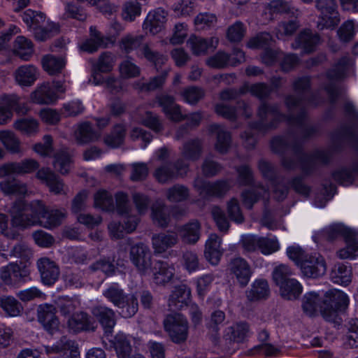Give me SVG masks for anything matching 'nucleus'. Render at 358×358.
<instances>
[{
    "instance_id": "obj_18",
    "label": "nucleus",
    "mask_w": 358,
    "mask_h": 358,
    "mask_svg": "<svg viewBox=\"0 0 358 358\" xmlns=\"http://www.w3.org/2000/svg\"><path fill=\"white\" fill-rule=\"evenodd\" d=\"M156 99L168 118L174 122L183 120L185 116L182 114L180 106L176 103L173 96L161 94L157 96Z\"/></svg>"
},
{
    "instance_id": "obj_10",
    "label": "nucleus",
    "mask_w": 358,
    "mask_h": 358,
    "mask_svg": "<svg viewBox=\"0 0 358 358\" xmlns=\"http://www.w3.org/2000/svg\"><path fill=\"white\" fill-rule=\"evenodd\" d=\"M39 167L34 159H24L20 162H9L0 166V178L10 175L23 176L33 173Z\"/></svg>"
},
{
    "instance_id": "obj_45",
    "label": "nucleus",
    "mask_w": 358,
    "mask_h": 358,
    "mask_svg": "<svg viewBox=\"0 0 358 358\" xmlns=\"http://www.w3.org/2000/svg\"><path fill=\"white\" fill-rule=\"evenodd\" d=\"M0 141L10 153L21 152L20 141L12 131H0Z\"/></svg>"
},
{
    "instance_id": "obj_1",
    "label": "nucleus",
    "mask_w": 358,
    "mask_h": 358,
    "mask_svg": "<svg viewBox=\"0 0 358 358\" xmlns=\"http://www.w3.org/2000/svg\"><path fill=\"white\" fill-rule=\"evenodd\" d=\"M317 103L313 101L307 102L302 99L288 96L285 99V105L289 113L288 116L280 114L277 106H268L266 103H262L258 110L259 122L252 125L248 131L241 135L245 146L248 148H253L256 143L257 132L264 131L267 129L274 127L276 121H287L290 124L303 126L305 124L306 106Z\"/></svg>"
},
{
    "instance_id": "obj_7",
    "label": "nucleus",
    "mask_w": 358,
    "mask_h": 358,
    "mask_svg": "<svg viewBox=\"0 0 358 358\" xmlns=\"http://www.w3.org/2000/svg\"><path fill=\"white\" fill-rule=\"evenodd\" d=\"M189 164L179 159L175 164L164 163L156 168L154 177L160 183H166L178 177H182L188 171Z\"/></svg>"
},
{
    "instance_id": "obj_42",
    "label": "nucleus",
    "mask_w": 358,
    "mask_h": 358,
    "mask_svg": "<svg viewBox=\"0 0 358 358\" xmlns=\"http://www.w3.org/2000/svg\"><path fill=\"white\" fill-rule=\"evenodd\" d=\"M345 247L337 251V256L341 259H355L358 257V238L352 231L345 238Z\"/></svg>"
},
{
    "instance_id": "obj_21",
    "label": "nucleus",
    "mask_w": 358,
    "mask_h": 358,
    "mask_svg": "<svg viewBox=\"0 0 358 358\" xmlns=\"http://www.w3.org/2000/svg\"><path fill=\"white\" fill-rule=\"evenodd\" d=\"M175 274V267L167 262L158 260L152 269V279L155 284L164 285L169 283Z\"/></svg>"
},
{
    "instance_id": "obj_5",
    "label": "nucleus",
    "mask_w": 358,
    "mask_h": 358,
    "mask_svg": "<svg viewBox=\"0 0 358 358\" xmlns=\"http://www.w3.org/2000/svg\"><path fill=\"white\" fill-rule=\"evenodd\" d=\"M310 3L313 0H301ZM316 7L320 12L317 28L319 29H334L340 22L339 13L336 0H317Z\"/></svg>"
},
{
    "instance_id": "obj_60",
    "label": "nucleus",
    "mask_w": 358,
    "mask_h": 358,
    "mask_svg": "<svg viewBox=\"0 0 358 358\" xmlns=\"http://www.w3.org/2000/svg\"><path fill=\"white\" fill-rule=\"evenodd\" d=\"M59 31V25L54 22H48L45 27L41 26L33 30L34 38L38 41H45L52 38L58 34Z\"/></svg>"
},
{
    "instance_id": "obj_34",
    "label": "nucleus",
    "mask_w": 358,
    "mask_h": 358,
    "mask_svg": "<svg viewBox=\"0 0 358 358\" xmlns=\"http://www.w3.org/2000/svg\"><path fill=\"white\" fill-rule=\"evenodd\" d=\"M73 164V156L67 148H62L55 153L52 165L55 169L61 174H68Z\"/></svg>"
},
{
    "instance_id": "obj_16",
    "label": "nucleus",
    "mask_w": 358,
    "mask_h": 358,
    "mask_svg": "<svg viewBox=\"0 0 358 358\" xmlns=\"http://www.w3.org/2000/svg\"><path fill=\"white\" fill-rule=\"evenodd\" d=\"M40 75L38 69L33 64H24L15 69L13 77L15 83L22 87L32 86Z\"/></svg>"
},
{
    "instance_id": "obj_22",
    "label": "nucleus",
    "mask_w": 358,
    "mask_h": 358,
    "mask_svg": "<svg viewBox=\"0 0 358 358\" xmlns=\"http://www.w3.org/2000/svg\"><path fill=\"white\" fill-rule=\"evenodd\" d=\"M139 219L136 216H127L124 219V224L113 221L108 224V231L113 238L119 239L124 233H132L136 229Z\"/></svg>"
},
{
    "instance_id": "obj_50",
    "label": "nucleus",
    "mask_w": 358,
    "mask_h": 358,
    "mask_svg": "<svg viewBox=\"0 0 358 358\" xmlns=\"http://www.w3.org/2000/svg\"><path fill=\"white\" fill-rule=\"evenodd\" d=\"M120 303V306H117V307L120 308V314L123 317H131L138 311V299L134 294H127L125 298Z\"/></svg>"
},
{
    "instance_id": "obj_8",
    "label": "nucleus",
    "mask_w": 358,
    "mask_h": 358,
    "mask_svg": "<svg viewBox=\"0 0 358 358\" xmlns=\"http://www.w3.org/2000/svg\"><path fill=\"white\" fill-rule=\"evenodd\" d=\"M273 43L272 36L269 33H262L251 38L247 43L249 48H264L265 50L262 55V61L266 65H271L275 63L282 55V52L278 50L268 49Z\"/></svg>"
},
{
    "instance_id": "obj_33",
    "label": "nucleus",
    "mask_w": 358,
    "mask_h": 358,
    "mask_svg": "<svg viewBox=\"0 0 358 358\" xmlns=\"http://www.w3.org/2000/svg\"><path fill=\"white\" fill-rule=\"evenodd\" d=\"M90 36L80 46L83 51L92 53L100 48L107 47L108 39L103 36L95 27L90 28Z\"/></svg>"
},
{
    "instance_id": "obj_4",
    "label": "nucleus",
    "mask_w": 358,
    "mask_h": 358,
    "mask_svg": "<svg viewBox=\"0 0 358 358\" xmlns=\"http://www.w3.org/2000/svg\"><path fill=\"white\" fill-rule=\"evenodd\" d=\"M348 303L349 299L345 293L338 289L330 290L322 299L321 314L327 321H335L338 313L344 310Z\"/></svg>"
},
{
    "instance_id": "obj_49",
    "label": "nucleus",
    "mask_w": 358,
    "mask_h": 358,
    "mask_svg": "<svg viewBox=\"0 0 358 358\" xmlns=\"http://www.w3.org/2000/svg\"><path fill=\"white\" fill-rule=\"evenodd\" d=\"M322 300L315 292H309L304 295L302 307L303 311L308 315H313L317 310L321 312Z\"/></svg>"
},
{
    "instance_id": "obj_57",
    "label": "nucleus",
    "mask_w": 358,
    "mask_h": 358,
    "mask_svg": "<svg viewBox=\"0 0 358 358\" xmlns=\"http://www.w3.org/2000/svg\"><path fill=\"white\" fill-rule=\"evenodd\" d=\"M22 18L23 22L34 30L45 22V15L40 11L28 9L23 13Z\"/></svg>"
},
{
    "instance_id": "obj_38",
    "label": "nucleus",
    "mask_w": 358,
    "mask_h": 358,
    "mask_svg": "<svg viewBox=\"0 0 358 358\" xmlns=\"http://www.w3.org/2000/svg\"><path fill=\"white\" fill-rule=\"evenodd\" d=\"M13 52L24 61L29 60L34 53L31 41L23 36H17L14 41Z\"/></svg>"
},
{
    "instance_id": "obj_19",
    "label": "nucleus",
    "mask_w": 358,
    "mask_h": 358,
    "mask_svg": "<svg viewBox=\"0 0 358 358\" xmlns=\"http://www.w3.org/2000/svg\"><path fill=\"white\" fill-rule=\"evenodd\" d=\"M55 313L56 309L52 305L45 303L40 305L38 308V321L50 333H53L59 328V322Z\"/></svg>"
},
{
    "instance_id": "obj_17",
    "label": "nucleus",
    "mask_w": 358,
    "mask_h": 358,
    "mask_svg": "<svg viewBox=\"0 0 358 358\" xmlns=\"http://www.w3.org/2000/svg\"><path fill=\"white\" fill-rule=\"evenodd\" d=\"M227 180H220L210 183L203 179L197 178L194 181V187L200 194L204 196H220L226 193L230 188Z\"/></svg>"
},
{
    "instance_id": "obj_51",
    "label": "nucleus",
    "mask_w": 358,
    "mask_h": 358,
    "mask_svg": "<svg viewBox=\"0 0 358 358\" xmlns=\"http://www.w3.org/2000/svg\"><path fill=\"white\" fill-rule=\"evenodd\" d=\"M355 174H358V162L352 169L341 168L333 173V178L338 183L348 186L352 183Z\"/></svg>"
},
{
    "instance_id": "obj_41",
    "label": "nucleus",
    "mask_w": 358,
    "mask_h": 358,
    "mask_svg": "<svg viewBox=\"0 0 358 358\" xmlns=\"http://www.w3.org/2000/svg\"><path fill=\"white\" fill-rule=\"evenodd\" d=\"M210 131L217 134L215 148L220 153H225L231 145V135L224 128L218 124L210 126Z\"/></svg>"
},
{
    "instance_id": "obj_43",
    "label": "nucleus",
    "mask_w": 358,
    "mask_h": 358,
    "mask_svg": "<svg viewBox=\"0 0 358 358\" xmlns=\"http://www.w3.org/2000/svg\"><path fill=\"white\" fill-rule=\"evenodd\" d=\"M270 294L268 282L266 280H255L250 289L247 292V297L250 301L266 299Z\"/></svg>"
},
{
    "instance_id": "obj_40",
    "label": "nucleus",
    "mask_w": 358,
    "mask_h": 358,
    "mask_svg": "<svg viewBox=\"0 0 358 358\" xmlns=\"http://www.w3.org/2000/svg\"><path fill=\"white\" fill-rule=\"evenodd\" d=\"M280 296L287 300L297 299L302 292L303 287L300 282L294 278L278 285Z\"/></svg>"
},
{
    "instance_id": "obj_37",
    "label": "nucleus",
    "mask_w": 358,
    "mask_h": 358,
    "mask_svg": "<svg viewBox=\"0 0 358 358\" xmlns=\"http://www.w3.org/2000/svg\"><path fill=\"white\" fill-rule=\"evenodd\" d=\"M31 96L34 102L39 104H50L57 99L56 93L48 83L38 86Z\"/></svg>"
},
{
    "instance_id": "obj_31",
    "label": "nucleus",
    "mask_w": 358,
    "mask_h": 358,
    "mask_svg": "<svg viewBox=\"0 0 358 358\" xmlns=\"http://www.w3.org/2000/svg\"><path fill=\"white\" fill-rule=\"evenodd\" d=\"M191 295L190 289L185 285L174 288L169 299V306L172 310H179L187 305Z\"/></svg>"
},
{
    "instance_id": "obj_36",
    "label": "nucleus",
    "mask_w": 358,
    "mask_h": 358,
    "mask_svg": "<svg viewBox=\"0 0 358 358\" xmlns=\"http://www.w3.org/2000/svg\"><path fill=\"white\" fill-rule=\"evenodd\" d=\"M320 42V36L317 34H313L310 30L301 32L292 44L294 49L302 48L304 52H311L315 46Z\"/></svg>"
},
{
    "instance_id": "obj_62",
    "label": "nucleus",
    "mask_w": 358,
    "mask_h": 358,
    "mask_svg": "<svg viewBox=\"0 0 358 358\" xmlns=\"http://www.w3.org/2000/svg\"><path fill=\"white\" fill-rule=\"evenodd\" d=\"M114 348L119 358H129L131 347L128 338L124 334H117L115 338Z\"/></svg>"
},
{
    "instance_id": "obj_24",
    "label": "nucleus",
    "mask_w": 358,
    "mask_h": 358,
    "mask_svg": "<svg viewBox=\"0 0 358 358\" xmlns=\"http://www.w3.org/2000/svg\"><path fill=\"white\" fill-rule=\"evenodd\" d=\"M28 275V271L15 263L3 266L0 269V280L4 285H12ZM1 284L0 283V287Z\"/></svg>"
},
{
    "instance_id": "obj_61",
    "label": "nucleus",
    "mask_w": 358,
    "mask_h": 358,
    "mask_svg": "<svg viewBox=\"0 0 358 358\" xmlns=\"http://www.w3.org/2000/svg\"><path fill=\"white\" fill-rule=\"evenodd\" d=\"M94 207L103 210H113L114 209L113 199L109 192L106 190L98 191L94 196Z\"/></svg>"
},
{
    "instance_id": "obj_55",
    "label": "nucleus",
    "mask_w": 358,
    "mask_h": 358,
    "mask_svg": "<svg viewBox=\"0 0 358 358\" xmlns=\"http://www.w3.org/2000/svg\"><path fill=\"white\" fill-rule=\"evenodd\" d=\"M42 66L50 75H55L61 71L65 66L63 59L57 58L53 55H48L42 59Z\"/></svg>"
},
{
    "instance_id": "obj_6",
    "label": "nucleus",
    "mask_w": 358,
    "mask_h": 358,
    "mask_svg": "<svg viewBox=\"0 0 358 358\" xmlns=\"http://www.w3.org/2000/svg\"><path fill=\"white\" fill-rule=\"evenodd\" d=\"M152 252L149 247L142 243L132 245L129 258L138 272L143 275L150 273L152 268Z\"/></svg>"
},
{
    "instance_id": "obj_53",
    "label": "nucleus",
    "mask_w": 358,
    "mask_h": 358,
    "mask_svg": "<svg viewBox=\"0 0 358 358\" xmlns=\"http://www.w3.org/2000/svg\"><path fill=\"white\" fill-rule=\"evenodd\" d=\"M180 95L183 101L190 105L196 104L205 96V91L197 86H190L184 88Z\"/></svg>"
},
{
    "instance_id": "obj_26",
    "label": "nucleus",
    "mask_w": 358,
    "mask_h": 358,
    "mask_svg": "<svg viewBox=\"0 0 358 358\" xmlns=\"http://www.w3.org/2000/svg\"><path fill=\"white\" fill-rule=\"evenodd\" d=\"M178 241L176 234L164 232L154 234L152 237V245L155 254H162L175 246Z\"/></svg>"
},
{
    "instance_id": "obj_12",
    "label": "nucleus",
    "mask_w": 358,
    "mask_h": 358,
    "mask_svg": "<svg viewBox=\"0 0 358 358\" xmlns=\"http://www.w3.org/2000/svg\"><path fill=\"white\" fill-rule=\"evenodd\" d=\"M36 177L48 187L50 192L55 194H66L67 187L63 180L49 168L38 170Z\"/></svg>"
},
{
    "instance_id": "obj_30",
    "label": "nucleus",
    "mask_w": 358,
    "mask_h": 358,
    "mask_svg": "<svg viewBox=\"0 0 358 358\" xmlns=\"http://www.w3.org/2000/svg\"><path fill=\"white\" fill-rule=\"evenodd\" d=\"M177 231L182 242L195 244L200 238L201 224L197 220H192L179 227Z\"/></svg>"
},
{
    "instance_id": "obj_25",
    "label": "nucleus",
    "mask_w": 358,
    "mask_h": 358,
    "mask_svg": "<svg viewBox=\"0 0 358 358\" xmlns=\"http://www.w3.org/2000/svg\"><path fill=\"white\" fill-rule=\"evenodd\" d=\"M92 314L101 324L105 334H112L116 324L115 312L106 306H99L93 308Z\"/></svg>"
},
{
    "instance_id": "obj_32",
    "label": "nucleus",
    "mask_w": 358,
    "mask_h": 358,
    "mask_svg": "<svg viewBox=\"0 0 358 358\" xmlns=\"http://www.w3.org/2000/svg\"><path fill=\"white\" fill-rule=\"evenodd\" d=\"M1 191L7 196L16 195L25 197L29 194L27 183L17 179H6L0 182Z\"/></svg>"
},
{
    "instance_id": "obj_35",
    "label": "nucleus",
    "mask_w": 358,
    "mask_h": 358,
    "mask_svg": "<svg viewBox=\"0 0 358 358\" xmlns=\"http://www.w3.org/2000/svg\"><path fill=\"white\" fill-rule=\"evenodd\" d=\"M151 217L155 224L166 227L170 222L169 209L162 201H156L151 207Z\"/></svg>"
},
{
    "instance_id": "obj_58",
    "label": "nucleus",
    "mask_w": 358,
    "mask_h": 358,
    "mask_svg": "<svg viewBox=\"0 0 358 358\" xmlns=\"http://www.w3.org/2000/svg\"><path fill=\"white\" fill-rule=\"evenodd\" d=\"M189 193L187 187L182 185H175L166 191V199L170 202H181L189 197Z\"/></svg>"
},
{
    "instance_id": "obj_63",
    "label": "nucleus",
    "mask_w": 358,
    "mask_h": 358,
    "mask_svg": "<svg viewBox=\"0 0 358 358\" xmlns=\"http://www.w3.org/2000/svg\"><path fill=\"white\" fill-rule=\"evenodd\" d=\"M13 127L22 133L31 135L38 132V122L33 118H20L14 122Z\"/></svg>"
},
{
    "instance_id": "obj_29",
    "label": "nucleus",
    "mask_w": 358,
    "mask_h": 358,
    "mask_svg": "<svg viewBox=\"0 0 358 358\" xmlns=\"http://www.w3.org/2000/svg\"><path fill=\"white\" fill-rule=\"evenodd\" d=\"M331 155L329 150H316L311 155H303L300 157L299 166L305 173H308L316 163L327 162Z\"/></svg>"
},
{
    "instance_id": "obj_46",
    "label": "nucleus",
    "mask_w": 358,
    "mask_h": 358,
    "mask_svg": "<svg viewBox=\"0 0 358 358\" xmlns=\"http://www.w3.org/2000/svg\"><path fill=\"white\" fill-rule=\"evenodd\" d=\"M228 334H230V339L234 342H243L245 339L250 336L252 331L249 324L245 322H239L234 324L228 329Z\"/></svg>"
},
{
    "instance_id": "obj_28",
    "label": "nucleus",
    "mask_w": 358,
    "mask_h": 358,
    "mask_svg": "<svg viewBox=\"0 0 358 358\" xmlns=\"http://www.w3.org/2000/svg\"><path fill=\"white\" fill-rule=\"evenodd\" d=\"M230 270L242 286H245L252 275L250 266L241 257L234 259L230 263Z\"/></svg>"
},
{
    "instance_id": "obj_23",
    "label": "nucleus",
    "mask_w": 358,
    "mask_h": 358,
    "mask_svg": "<svg viewBox=\"0 0 358 358\" xmlns=\"http://www.w3.org/2000/svg\"><path fill=\"white\" fill-rule=\"evenodd\" d=\"M20 97L16 94L4 95L0 99V124H8L13 117V109L20 112L17 104Z\"/></svg>"
},
{
    "instance_id": "obj_3",
    "label": "nucleus",
    "mask_w": 358,
    "mask_h": 358,
    "mask_svg": "<svg viewBox=\"0 0 358 358\" xmlns=\"http://www.w3.org/2000/svg\"><path fill=\"white\" fill-rule=\"evenodd\" d=\"M143 35L126 34L120 41V49L126 53L138 50V55L143 57L156 67L161 66L166 61V57L151 49L148 43H143Z\"/></svg>"
},
{
    "instance_id": "obj_13",
    "label": "nucleus",
    "mask_w": 358,
    "mask_h": 358,
    "mask_svg": "<svg viewBox=\"0 0 358 358\" xmlns=\"http://www.w3.org/2000/svg\"><path fill=\"white\" fill-rule=\"evenodd\" d=\"M36 265L43 284L52 285L58 280L60 271L53 260L48 257H41L38 259Z\"/></svg>"
},
{
    "instance_id": "obj_14",
    "label": "nucleus",
    "mask_w": 358,
    "mask_h": 358,
    "mask_svg": "<svg viewBox=\"0 0 358 358\" xmlns=\"http://www.w3.org/2000/svg\"><path fill=\"white\" fill-rule=\"evenodd\" d=\"M45 350L48 355L58 354L61 358H78L80 357L78 345L74 341L66 337H62L52 346H45Z\"/></svg>"
},
{
    "instance_id": "obj_47",
    "label": "nucleus",
    "mask_w": 358,
    "mask_h": 358,
    "mask_svg": "<svg viewBox=\"0 0 358 358\" xmlns=\"http://www.w3.org/2000/svg\"><path fill=\"white\" fill-rule=\"evenodd\" d=\"M271 91L272 89L271 87L262 83L252 85L246 83L239 89L241 94L250 93L252 95L261 99L267 97Z\"/></svg>"
},
{
    "instance_id": "obj_11",
    "label": "nucleus",
    "mask_w": 358,
    "mask_h": 358,
    "mask_svg": "<svg viewBox=\"0 0 358 358\" xmlns=\"http://www.w3.org/2000/svg\"><path fill=\"white\" fill-rule=\"evenodd\" d=\"M300 268L305 276L313 278L322 276L327 271L325 261L318 253L306 255Z\"/></svg>"
},
{
    "instance_id": "obj_54",
    "label": "nucleus",
    "mask_w": 358,
    "mask_h": 358,
    "mask_svg": "<svg viewBox=\"0 0 358 358\" xmlns=\"http://www.w3.org/2000/svg\"><path fill=\"white\" fill-rule=\"evenodd\" d=\"M352 230L343 224L337 223L329 225L323 231L324 236L329 241H334L340 236L345 238L348 235L352 234Z\"/></svg>"
},
{
    "instance_id": "obj_64",
    "label": "nucleus",
    "mask_w": 358,
    "mask_h": 358,
    "mask_svg": "<svg viewBox=\"0 0 358 358\" xmlns=\"http://www.w3.org/2000/svg\"><path fill=\"white\" fill-rule=\"evenodd\" d=\"M125 133V126L122 124H117L114 127L111 134L105 138L104 141L110 147H118L123 143Z\"/></svg>"
},
{
    "instance_id": "obj_48",
    "label": "nucleus",
    "mask_w": 358,
    "mask_h": 358,
    "mask_svg": "<svg viewBox=\"0 0 358 358\" xmlns=\"http://www.w3.org/2000/svg\"><path fill=\"white\" fill-rule=\"evenodd\" d=\"M351 268L343 264H338L333 269L331 278L334 283L346 286L351 282Z\"/></svg>"
},
{
    "instance_id": "obj_39",
    "label": "nucleus",
    "mask_w": 358,
    "mask_h": 358,
    "mask_svg": "<svg viewBox=\"0 0 358 358\" xmlns=\"http://www.w3.org/2000/svg\"><path fill=\"white\" fill-rule=\"evenodd\" d=\"M68 326L73 332L94 329V322L85 313L74 314L68 320Z\"/></svg>"
},
{
    "instance_id": "obj_9",
    "label": "nucleus",
    "mask_w": 358,
    "mask_h": 358,
    "mask_svg": "<svg viewBox=\"0 0 358 358\" xmlns=\"http://www.w3.org/2000/svg\"><path fill=\"white\" fill-rule=\"evenodd\" d=\"M164 328L175 343L183 342L187 338V321L180 314L169 315L164 321Z\"/></svg>"
},
{
    "instance_id": "obj_56",
    "label": "nucleus",
    "mask_w": 358,
    "mask_h": 358,
    "mask_svg": "<svg viewBox=\"0 0 358 358\" xmlns=\"http://www.w3.org/2000/svg\"><path fill=\"white\" fill-rule=\"evenodd\" d=\"M0 307L11 317L19 315L22 310L21 304L11 296H0Z\"/></svg>"
},
{
    "instance_id": "obj_27",
    "label": "nucleus",
    "mask_w": 358,
    "mask_h": 358,
    "mask_svg": "<svg viewBox=\"0 0 358 358\" xmlns=\"http://www.w3.org/2000/svg\"><path fill=\"white\" fill-rule=\"evenodd\" d=\"M218 42V38L215 37L203 38L192 36L188 39L187 44L194 55H200L207 53L208 50L215 49Z\"/></svg>"
},
{
    "instance_id": "obj_20",
    "label": "nucleus",
    "mask_w": 358,
    "mask_h": 358,
    "mask_svg": "<svg viewBox=\"0 0 358 358\" xmlns=\"http://www.w3.org/2000/svg\"><path fill=\"white\" fill-rule=\"evenodd\" d=\"M222 238L215 234H210L206 241L204 256L212 264L217 265L223 255L221 248Z\"/></svg>"
},
{
    "instance_id": "obj_59",
    "label": "nucleus",
    "mask_w": 358,
    "mask_h": 358,
    "mask_svg": "<svg viewBox=\"0 0 358 358\" xmlns=\"http://www.w3.org/2000/svg\"><path fill=\"white\" fill-rule=\"evenodd\" d=\"M350 65V59L345 56L338 61L332 69L327 72V78L330 81L341 79Z\"/></svg>"
},
{
    "instance_id": "obj_15",
    "label": "nucleus",
    "mask_w": 358,
    "mask_h": 358,
    "mask_svg": "<svg viewBox=\"0 0 358 358\" xmlns=\"http://www.w3.org/2000/svg\"><path fill=\"white\" fill-rule=\"evenodd\" d=\"M167 14L164 10L157 8L150 11L145 19L142 28L146 34L156 35L164 28Z\"/></svg>"
},
{
    "instance_id": "obj_52",
    "label": "nucleus",
    "mask_w": 358,
    "mask_h": 358,
    "mask_svg": "<svg viewBox=\"0 0 358 358\" xmlns=\"http://www.w3.org/2000/svg\"><path fill=\"white\" fill-rule=\"evenodd\" d=\"M201 154V143L198 139L185 143L181 148L182 158L189 161L197 160Z\"/></svg>"
},
{
    "instance_id": "obj_44",
    "label": "nucleus",
    "mask_w": 358,
    "mask_h": 358,
    "mask_svg": "<svg viewBox=\"0 0 358 358\" xmlns=\"http://www.w3.org/2000/svg\"><path fill=\"white\" fill-rule=\"evenodd\" d=\"M74 136L76 141L80 144L93 141L99 137V134L93 131L91 124L88 122H83L78 125Z\"/></svg>"
},
{
    "instance_id": "obj_2",
    "label": "nucleus",
    "mask_w": 358,
    "mask_h": 358,
    "mask_svg": "<svg viewBox=\"0 0 358 358\" xmlns=\"http://www.w3.org/2000/svg\"><path fill=\"white\" fill-rule=\"evenodd\" d=\"M11 224L22 229L40 225L48 229L58 227L66 216L65 210H49L41 200L26 203L24 200H16L9 211Z\"/></svg>"
}]
</instances>
